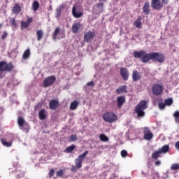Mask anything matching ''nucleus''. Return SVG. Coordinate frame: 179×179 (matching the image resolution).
<instances>
[{"label": "nucleus", "mask_w": 179, "mask_h": 179, "mask_svg": "<svg viewBox=\"0 0 179 179\" xmlns=\"http://www.w3.org/2000/svg\"><path fill=\"white\" fill-rule=\"evenodd\" d=\"M158 106H159V110H164V108H166V103H163V102H159L158 103Z\"/></svg>", "instance_id": "79ce46f5"}, {"label": "nucleus", "mask_w": 179, "mask_h": 179, "mask_svg": "<svg viewBox=\"0 0 179 179\" xmlns=\"http://www.w3.org/2000/svg\"><path fill=\"white\" fill-rule=\"evenodd\" d=\"M10 24L12 27H16L17 26V23H16V20L15 18H11L10 20Z\"/></svg>", "instance_id": "58836bf2"}, {"label": "nucleus", "mask_w": 179, "mask_h": 179, "mask_svg": "<svg viewBox=\"0 0 179 179\" xmlns=\"http://www.w3.org/2000/svg\"><path fill=\"white\" fill-rule=\"evenodd\" d=\"M173 117L175 118V122H176V124H179V111L178 110L175 111V113H173Z\"/></svg>", "instance_id": "f704fd0d"}, {"label": "nucleus", "mask_w": 179, "mask_h": 179, "mask_svg": "<svg viewBox=\"0 0 179 179\" xmlns=\"http://www.w3.org/2000/svg\"><path fill=\"white\" fill-rule=\"evenodd\" d=\"M0 27H1V25H0Z\"/></svg>", "instance_id": "6e6d98bb"}, {"label": "nucleus", "mask_w": 179, "mask_h": 179, "mask_svg": "<svg viewBox=\"0 0 179 179\" xmlns=\"http://www.w3.org/2000/svg\"><path fill=\"white\" fill-rule=\"evenodd\" d=\"M117 101L118 108H121L124 105V103H125V96H121L117 97Z\"/></svg>", "instance_id": "a211bd4d"}, {"label": "nucleus", "mask_w": 179, "mask_h": 179, "mask_svg": "<svg viewBox=\"0 0 179 179\" xmlns=\"http://www.w3.org/2000/svg\"><path fill=\"white\" fill-rule=\"evenodd\" d=\"M61 31V28L56 27L54 32H53V40H55L57 38V36L59 34V32Z\"/></svg>", "instance_id": "c85d7f7f"}, {"label": "nucleus", "mask_w": 179, "mask_h": 179, "mask_svg": "<svg viewBox=\"0 0 179 179\" xmlns=\"http://www.w3.org/2000/svg\"><path fill=\"white\" fill-rule=\"evenodd\" d=\"M171 170H172L173 171L179 170V164H172L171 166Z\"/></svg>", "instance_id": "c9c22d12"}, {"label": "nucleus", "mask_w": 179, "mask_h": 179, "mask_svg": "<svg viewBox=\"0 0 179 179\" xmlns=\"http://www.w3.org/2000/svg\"><path fill=\"white\" fill-rule=\"evenodd\" d=\"M103 119L106 122H114L117 121V115L113 113H106L103 115Z\"/></svg>", "instance_id": "39448f33"}, {"label": "nucleus", "mask_w": 179, "mask_h": 179, "mask_svg": "<svg viewBox=\"0 0 179 179\" xmlns=\"http://www.w3.org/2000/svg\"><path fill=\"white\" fill-rule=\"evenodd\" d=\"M64 9V5H61L59 8H57L56 9V17L57 19H59V17L61 16V10Z\"/></svg>", "instance_id": "bb28decb"}, {"label": "nucleus", "mask_w": 179, "mask_h": 179, "mask_svg": "<svg viewBox=\"0 0 179 179\" xmlns=\"http://www.w3.org/2000/svg\"><path fill=\"white\" fill-rule=\"evenodd\" d=\"M38 8H40V3L37 1H34L32 3V9L34 12H37L38 10Z\"/></svg>", "instance_id": "b1692460"}, {"label": "nucleus", "mask_w": 179, "mask_h": 179, "mask_svg": "<svg viewBox=\"0 0 179 179\" xmlns=\"http://www.w3.org/2000/svg\"><path fill=\"white\" fill-rule=\"evenodd\" d=\"M89 153V151L86 150L85 152H83V154L80 155L78 156V157H86V156H87Z\"/></svg>", "instance_id": "49530a36"}, {"label": "nucleus", "mask_w": 179, "mask_h": 179, "mask_svg": "<svg viewBox=\"0 0 179 179\" xmlns=\"http://www.w3.org/2000/svg\"><path fill=\"white\" fill-rule=\"evenodd\" d=\"M73 150H75V145H71V146L67 147L64 152L65 153H71V152H73Z\"/></svg>", "instance_id": "7c9ffc66"}, {"label": "nucleus", "mask_w": 179, "mask_h": 179, "mask_svg": "<svg viewBox=\"0 0 179 179\" xmlns=\"http://www.w3.org/2000/svg\"><path fill=\"white\" fill-rule=\"evenodd\" d=\"M65 174V170L64 169H60L57 171L56 173V177L57 178H61Z\"/></svg>", "instance_id": "2f4dec72"}, {"label": "nucleus", "mask_w": 179, "mask_h": 179, "mask_svg": "<svg viewBox=\"0 0 179 179\" xmlns=\"http://www.w3.org/2000/svg\"><path fill=\"white\" fill-rule=\"evenodd\" d=\"M13 68L14 66L12 62H0V72H12Z\"/></svg>", "instance_id": "20e7f679"}, {"label": "nucleus", "mask_w": 179, "mask_h": 179, "mask_svg": "<svg viewBox=\"0 0 179 179\" xmlns=\"http://www.w3.org/2000/svg\"><path fill=\"white\" fill-rule=\"evenodd\" d=\"M72 15L76 19H79V17H82V16H83V13L76 9V6H73V8H72Z\"/></svg>", "instance_id": "9b49d317"}, {"label": "nucleus", "mask_w": 179, "mask_h": 179, "mask_svg": "<svg viewBox=\"0 0 179 179\" xmlns=\"http://www.w3.org/2000/svg\"><path fill=\"white\" fill-rule=\"evenodd\" d=\"M87 86H94V82L91 81L87 83Z\"/></svg>", "instance_id": "3c124183"}, {"label": "nucleus", "mask_w": 179, "mask_h": 179, "mask_svg": "<svg viewBox=\"0 0 179 179\" xmlns=\"http://www.w3.org/2000/svg\"><path fill=\"white\" fill-rule=\"evenodd\" d=\"M99 2H106L107 0H99Z\"/></svg>", "instance_id": "5fc2aeb1"}, {"label": "nucleus", "mask_w": 179, "mask_h": 179, "mask_svg": "<svg viewBox=\"0 0 179 179\" xmlns=\"http://www.w3.org/2000/svg\"><path fill=\"white\" fill-rule=\"evenodd\" d=\"M144 139H146V141H150L152 138H153V134L149 129H148L147 127L144 129Z\"/></svg>", "instance_id": "4468645a"}, {"label": "nucleus", "mask_w": 179, "mask_h": 179, "mask_svg": "<svg viewBox=\"0 0 179 179\" xmlns=\"http://www.w3.org/2000/svg\"><path fill=\"white\" fill-rule=\"evenodd\" d=\"M81 24L79 22H76L73 24L71 31L72 33H74V34H78L79 33V29H80Z\"/></svg>", "instance_id": "2eb2a0df"}, {"label": "nucleus", "mask_w": 179, "mask_h": 179, "mask_svg": "<svg viewBox=\"0 0 179 179\" xmlns=\"http://www.w3.org/2000/svg\"><path fill=\"white\" fill-rule=\"evenodd\" d=\"M78 106H79V102L76 100L73 101L70 105V110H76Z\"/></svg>", "instance_id": "5701e85b"}, {"label": "nucleus", "mask_w": 179, "mask_h": 179, "mask_svg": "<svg viewBox=\"0 0 179 179\" xmlns=\"http://www.w3.org/2000/svg\"><path fill=\"white\" fill-rule=\"evenodd\" d=\"M55 80H57V78L54 76L46 78L43 80V87H48V86L54 85Z\"/></svg>", "instance_id": "6e6552de"}, {"label": "nucleus", "mask_w": 179, "mask_h": 179, "mask_svg": "<svg viewBox=\"0 0 179 179\" xmlns=\"http://www.w3.org/2000/svg\"><path fill=\"white\" fill-rule=\"evenodd\" d=\"M143 12L145 15H149V13H150V3H149V1H146L144 3Z\"/></svg>", "instance_id": "dca6fc26"}, {"label": "nucleus", "mask_w": 179, "mask_h": 179, "mask_svg": "<svg viewBox=\"0 0 179 179\" xmlns=\"http://www.w3.org/2000/svg\"><path fill=\"white\" fill-rule=\"evenodd\" d=\"M99 139L102 142H108V137H107V136H106V134H103L99 136Z\"/></svg>", "instance_id": "72a5a7b5"}, {"label": "nucleus", "mask_w": 179, "mask_h": 179, "mask_svg": "<svg viewBox=\"0 0 179 179\" xmlns=\"http://www.w3.org/2000/svg\"><path fill=\"white\" fill-rule=\"evenodd\" d=\"M161 154L162 151L160 150V149H159L158 150H156L152 153V157H159V156H160Z\"/></svg>", "instance_id": "ea45409f"}, {"label": "nucleus", "mask_w": 179, "mask_h": 179, "mask_svg": "<svg viewBox=\"0 0 179 179\" xmlns=\"http://www.w3.org/2000/svg\"><path fill=\"white\" fill-rule=\"evenodd\" d=\"M1 143L3 146H6V148H10V146H12V141L8 142L5 139H1Z\"/></svg>", "instance_id": "c756f323"}, {"label": "nucleus", "mask_w": 179, "mask_h": 179, "mask_svg": "<svg viewBox=\"0 0 179 179\" xmlns=\"http://www.w3.org/2000/svg\"><path fill=\"white\" fill-rule=\"evenodd\" d=\"M94 37H96V34L92 31H88L84 34V41L85 43H89L90 41H92Z\"/></svg>", "instance_id": "1a4fd4ad"}, {"label": "nucleus", "mask_w": 179, "mask_h": 179, "mask_svg": "<svg viewBox=\"0 0 179 179\" xmlns=\"http://www.w3.org/2000/svg\"><path fill=\"white\" fill-rule=\"evenodd\" d=\"M78 141V136L75 134H73L70 136V142H75Z\"/></svg>", "instance_id": "37998d69"}, {"label": "nucleus", "mask_w": 179, "mask_h": 179, "mask_svg": "<svg viewBox=\"0 0 179 179\" xmlns=\"http://www.w3.org/2000/svg\"><path fill=\"white\" fill-rule=\"evenodd\" d=\"M36 36L38 41H41V38H43V36H44V32L43 30L39 29L36 31Z\"/></svg>", "instance_id": "393cba45"}, {"label": "nucleus", "mask_w": 179, "mask_h": 179, "mask_svg": "<svg viewBox=\"0 0 179 179\" xmlns=\"http://www.w3.org/2000/svg\"><path fill=\"white\" fill-rule=\"evenodd\" d=\"M104 4L103 3H99L96 6H94L93 12L96 13V15H100L101 12H103V8Z\"/></svg>", "instance_id": "9d476101"}, {"label": "nucleus", "mask_w": 179, "mask_h": 179, "mask_svg": "<svg viewBox=\"0 0 179 179\" xmlns=\"http://www.w3.org/2000/svg\"><path fill=\"white\" fill-rule=\"evenodd\" d=\"M83 162V157H78L75 159V164L77 169H80L82 167Z\"/></svg>", "instance_id": "412c9836"}, {"label": "nucleus", "mask_w": 179, "mask_h": 179, "mask_svg": "<svg viewBox=\"0 0 179 179\" xmlns=\"http://www.w3.org/2000/svg\"><path fill=\"white\" fill-rule=\"evenodd\" d=\"M142 17H138L136 20L134 22V26L138 29H142Z\"/></svg>", "instance_id": "4be33fe9"}, {"label": "nucleus", "mask_w": 179, "mask_h": 179, "mask_svg": "<svg viewBox=\"0 0 179 179\" xmlns=\"http://www.w3.org/2000/svg\"><path fill=\"white\" fill-rule=\"evenodd\" d=\"M141 73H139L136 70H134L132 73V79L134 82H138V80H141Z\"/></svg>", "instance_id": "f3484780"}, {"label": "nucleus", "mask_w": 179, "mask_h": 179, "mask_svg": "<svg viewBox=\"0 0 179 179\" xmlns=\"http://www.w3.org/2000/svg\"><path fill=\"white\" fill-rule=\"evenodd\" d=\"M134 58H138L141 59V62L143 64H146L149 62L150 59L154 61L155 62H160L161 64L166 59V57L160 53V52H151V53H146L145 50H140V51H135L134 52Z\"/></svg>", "instance_id": "f257e3e1"}, {"label": "nucleus", "mask_w": 179, "mask_h": 179, "mask_svg": "<svg viewBox=\"0 0 179 179\" xmlns=\"http://www.w3.org/2000/svg\"><path fill=\"white\" fill-rule=\"evenodd\" d=\"M29 57H30V49H27L24 52L22 58L23 59H29Z\"/></svg>", "instance_id": "cd10ccee"}, {"label": "nucleus", "mask_w": 179, "mask_h": 179, "mask_svg": "<svg viewBox=\"0 0 179 179\" xmlns=\"http://www.w3.org/2000/svg\"><path fill=\"white\" fill-rule=\"evenodd\" d=\"M17 124L21 129H29L30 128L29 123L22 117H18Z\"/></svg>", "instance_id": "0eeeda50"}, {"label": "nucleus", "mask_w": 179, "mask_h": 179, "mask_svg": "<svg viewBox=\"0 0 179 179\" xmlns=\"http://www.w3.org/2000/svg\"><path fill=\"white\" fill-rule=\"evenodd\" d=\"M54 174H55V169H51L48 173L49 178H52V177H54Z\"/></svg>", "instance_id": "a19ab883"}, {"label": "nucleus", "mask_w": 179, "mask_h": 179, "mask_svg": "<svg viewBox=\"0 0 179 179\" xmlns=\"http://www.w3.org/2000/svg\"><path fill=\"white\" fill-rule=\"evenodd\" d=\"M32 22H33V18L29 17L27 21V23H28V24H29V23H32Z\"/></svg>", "instance_id": "864d4df0"}, {"label": "nucleus", "mask_w": 179, "mask_h": 179, "mask_svg": "<svg viewBox=\"0 0 179 179\" xmlns=\"http://www.w3.org/2000/svg\"><path fill=\"white\" fill-rule=\"evenodd\" d=\"M39 119L42 121L47 118V110L45 109H41L38 113Z\"/></svg>", "instance_id": "aec40b11"}, {"label": "nucleus", "mask_w": 179, "mask_h": 179, "mask_svg": "<svg viewBox=\"0 0 179 179\" xmlns=\"http://www.w3.org/2000/svg\"><path fill=\"white\" fill-rule=\"evenodd\" d=\"M152 90L154 96H160L163 93V87L160 84H155Z\"/></svg>", "instance_id": "423d86ee"}, {"label": "nucleus", "mask_w": 179, "mask_h": 179, "mask_svg": "<svg viewBox=\"0 0 179 179\" xmlns=\"http://www.w3.org/2000/svg\"><path fill=\"white\" fill-rule=\"evenodd\" d=\"M148 108V105L146 103V101H141L136 107L135 113L137 115V119L141 120V118H143L145 115V110Z\"/></svg>", "instance_id": "f03ea898"}, {"label": "nucleus", "mask_w": 179, "mask_h": 179, "mask_svg": "<svg viewBox=\"0 0 179 179\" xmlns=\"http://www.w3.org/2000/svg\"><path fill=\"white\" fill-rule=\"evenodd\" d=\"M164 103L166 106H171L173 104V98L165 99Z\"/></svg>", "instance_id": "4c0bfd02"}, {"label": "nucleus", "mask_w": 179, "mask_h": 179, "mask_svg": "<svg viewBox=\"0 0 179 179\" xmlns=\"http://www.w3.org/2000/svg\"><path fill=\"white\" fill-rule=\"evenodd\" d=\"M169 3V0H151V7L155 10H162L164 5Z\"/></svg>", "instance_id": "7ed1b4c3"}, {"label": "nucleus", "mask_w": 179, "mask_h": 179, "mask_svg": "<svg viewBox=\"0 0 179 179\" xmlns=\"http://www.w3.org/2000/svg\"><path fill=\"white\" fill-rule=\"evenodd\" d=\"M78 167H76V166H73L71 168V171H73V173H76V171H78Z\"/></svg>", "instance_id": "09e8293b"}, {"label": "nucleus", "mask_w": 179, "mask_h": 179, "mask_svg": "<svg viewBox=\"0 0 179 179\" xmlns=\"http://www.w3.org/2000/svg\"><path fill=\"white\" fill-rule=\"evenodd\" d=\"M12 10L13 13H20L22 11V8L20 6H19V4H17L13 8Z\"/></svg>", "instance_id": "a878e982"}, {"label": "nucleus", "mask_w": 179, "mask_h": 179, "mask_svg": "<svg viewBox=\"0 0 179 179\" xmlns=\"http://www.w3.org/2000/svg\"><path fill=\"white\" fill-rule=\"evenodd\" d=\"M175 148L179 151V141H177L175 144Z\"/></svg>", "instance_id": "603ef678"}, {"label": "nucleus", "mask_w": 179, "mask_h": 179, "mask_svg": "<svg viewBox=\"0 0 179 179\" xmlns=\"http://www.w3.org/2000/svg\"><path fill=\"white\" fill-rule=\"evenodd\" d=\"M116 93L117 94H121L122 93H128V90H127V85H122L116 89Z\"/></svg>", "instance_id": "6ab92c4d"}, {"label": "nucleus", "mask_w": 179, "mask_h": 179, "mask_svg": "<svg viewBox=\"0 0 179 179\" xmlns=\"http://www.w3.org/2000/svg\"><path fill=\"white\" fill-rule=\"evenodd\" d=\"M59 106V102L58 101L52 99L49 103V108L50 110H57Z\"/></svg>", "instance_id": "ddd939ff"}, {"label": "nucleus", "mask_w": 179, "mask_h": 179, "mask_svg": "<svg viewBox=\"0 0 179 179\" xmlns=\"http://www.w3.org/2000/svg\"><path fill=\"white\" fill-rule=\"evenodd\" d=\"M42 104L41 103H38L36 106H35V111H37V108H41Z\"/></svg>", "instance_id": "8fccbe9b"}, {"label": "nucleus", "mask_w": 179, "mask_h": 179, "mask_svg": "<svg viewBox=\"0 0 179 179\" xmlns=\"http://www.w3.org/2000/svg\"><path fill=\"white\" fill-rule=\"evenodd\" d=\"M8 37V32L4 31L3 34L1 36V40H5Z\"/></svg>", "instance_id": "de8ad7c7"}, {"label": "nucleus", "mask_w": 179, "mask_h": 179, "mask_svg": "<svg viewBox=\"0 0 179 179\" xmlns=\"http://www.w3.org/2000/svg\"><path fill=\"white\" fill-rule=\"evenodd\" d=\"M120 75L124 80H127L129 76V71L126 68H121Z\"/></svg>", "instance_id": "f8f14e48"}, {"label": "nucleus", "mask_w": 179, "mask_h": 179, "mask_svg": "<svg viewBox=\"0 0 179 179\" xmlns=\"http://www.w3.org/2000/svg\"><path fill=\"white\" fill-rule=\"evenodd\" d=\"M29 27V22L22 21L21 22V29H27Z\"/></svg>", "instance_id": "e433bc0d"}, {"label": "nucleus", "mask_w": 179, "mask_h": 179, "mask_svg": "<svg viewBox=\"0 0 179 179\" xmlns=\"http://www.w3.org/2000/svg\"><path fill=\"white\" fill-rule=\"evenodd\" d=\"M152 159H153V162H155V166H160V165L162 164V162H160V161H157V157H153Z\"/></svg>", "instance_id": "c03bdc74"}, {"label": "nucleus", "mask_w": 179, "mask_h": 179, "mask_svg": "<svg viewBox=\"0 0 179 179\" xmlns=\"http://www.w3.org/2000/svg\"><path fill=\"white\" fill-rule=\"evenodd\" d=\"M169 145H165L162 148H159V150H161V153H167L169 152Z\"/></svg>", "instance_id": "473e14b6"}, {"label": "nucleus", "mask_w": 179, "mask_h": 179, "mask_svg": "<svg viewBox=\"0 0 179 179\" xmlns=\"http://www.w3.org/2000/svg\"><path fill=\"white\" fill-rule=\"evenodd\" d=\"M121 156H122V157H126V156H128V152H127V150H122Z\"/></svg>", "instance_id": "a18cd8bd"}]
</instances>
